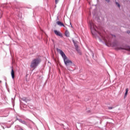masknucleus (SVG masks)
I'll return each mask as SVG.
<instances>
[{
    "instance_id": "f257e3e1",
    "label": "nucleus",
    "mask_w": 130,
    "mask_h": 130,
    "mask_svg": "<svg viewBox=\"0 0 130 130\" xmlns=\"http://www.w3.org/2000/svg\"><path fill=\"white\" fill-rule=\"evenodd\" d=\"M89 26H90V29L91 31V33L93 35H95L96 33H98L100 36H101L102 38L103 39L105 42H108V39H106V38L104 37L100 32L97 31V26L95 25L93 21H89Z\"/></svg>"
},
{
    "instance_id": "f03ea898",
    "label": "nucleus",
    "mask_w": 130,
    "mask_h": 130,
    "mask_svg": "<svg viewBox=\"0 0 130 130\" xmlns=\"http://www.w3.org/2000/svg\"><path fill=\"white\" fill-rule=\"evenodd\" d=\"M57 51L59 52L61 56H62L63 59L64 63L65 66H66V67H70V66H73V64H74V63H73L72 60L68 58V57H67V56L66 55V54H64V53L63 52V51H62V50L58 48H57Z\"/></svg>"
},
{
    "instance_id": "7ed1b4c3",
    "label": "nucleus",
    "mask_w": 130,
    "mask_h": 130,
    "mask_svg": "<svg viewBox=\"0 0 130 130\" xmlns=\"http://www.w3.org/2000/svg\"><path fill=\"white\" fill-rule=\"evenodd\" d=\"M40 62H41V59L40 58H35L31 61L30 67L31 69L35 70Z\"/></svg>"
},
{
    "instance_id": "20e7f679",
    "label": "nucleus",
    "mask_w": 130,
    "mask_h": 130,
    "mask_svg": "<svg viewBox=\"0 0 130 130\" xmlns=\"http://www.w3.org/2000/svg\"><path fill=\"white\" fill-rule=\"evenodd\" d=\"M73 42L74 44V46L75 47V49L77 51V52L81 55L82 54V52H81V50H79V46H78V44L76 42H75L74 40H73Z\"/></svg>"
},
{
    "instance_id": "39448f33",
    "label": "nucleus",
    "mask_w": 130,
    "mask_h": 130,
    "mask_svg": "<svg viewBox=\"0 0 130 130\" xmlns=\"http://www.w3.org/2000/svg\"><path fill=\"white\" fill-rule=\"evenodd\" d=\"M123 49L124 50H127V51L130 52V47L129 46H125V47H120L117 48L118 50H120Z\"/></svg>"
},
{
    "instance_id": "423d86ee",
    "label": "nucleus",
    "mask_w": 130,
    "mask_h": 130,
    "mask_svg": "<svg viewBox=\"0 0 130 130\" xmlns=\"http://www.w3.org/2000/svg\"><path fill=\"white\" fill-rule=\"evenodd\" d=\"M54 32L55 33V34L56 35H57V36H59L60 37H62V35L59 31L55 30H54Z\"/></svg>"
},
{
    "instance_id": "0eeeda50",
    "label": "nucleus",
    "mask_w": 130,
    "mask_h": 130,
    "mask_svg": "<svg viewBox=\"0 0 130 130\" xmlns=\"http://www.w3.org/2000/svg\"><path fill=\"white\" fill-rule=\"evenodd\" d=\"M12 70H11V76L12 79H15V71H14V69H13V67H12Z\"/></svg>"
},
{
    "instance_id": "6e6552de",
    "label": "nucleus",
    "mask_w": 130,
    "mask_h": 130,
    "mask_svg": "<svg viewBox=\"0 0 130 130\" xmlns=\"http://www.w3.org/2000/svg\"><path fill=\"white\" fill-rule=\"evenodd\" d=\"M56 24L58 25V26H60L61 27V26L64 27V24H63V23H62L61 22L59 21H57Z\"/></svg>"
},
{
    "instance_id": "1a4fd4ad",
    "label": "nucleus",
    "mask_w": 130,
    "mask_h": 130,
    "mask_svg": "<svg viewBox=\"0 0 130 130\" xmlns=\"http://www.w3.org/2000/svg\"><path fill=\"white\" fill-rule=\"evenodd\" d=\"M65 36L66 37H70V32H69V30H67L65 32Z\"/></svg>"
},
{
    "instance_id": "9d476101",
    "label": "nucleus",
    "mask_w": 130,
    "mask_h": 130,
    "mask_svg": "<svg viewBox=\"0 0 130 130\" xmlns=\"http://www.w3.org/2000/svg\"><path fill=\"white\" fill-rule=\"evenodd\" d=\"M19 122L23 124H26V122L24 120H22V119H19Z\"/></svg>"
},
{
    "instance_id": "9b49d317",
    "label": "nucleus",
    "mask_w": 130,
    "mask_h": 130,
    "mask_svg": "<svg viewBox=\"0 0 130 130\" xmlns=\"http://www.w3.org/2000/svg\"><path fill=\"white\" fill-rule=\"evenodd\" d=\"M128 92V89L126 88V90H125V96H126L127 95Z\"/></svg>"
},
{
    "instance_id": "f8f14e48",
    "label": "nucleus",
    "mask_w": 130,
    "mask_h": 130,
    "mask_svg": "<svg viewBox=\"0 0 130 130\" xmlns=\"http://www.w3.org/2000/svg\"><path fill=\"white\" fill-rule=\"evenodd\" d=\"M115 4L116 5H117L118 8H120V5L117 2H115Z\"/></svg>"
},
{
    "instance_id": "ddd939ff",
    "label": "nucleus",
    "mask_w": 130,
    "mask_h": 130,
    "mask_svg": "<svg viewBox=\"0 0 130 130\" xmlns=\"http://www.w3.org/2000/svg\"><path fill=\"white\" fill-rule=\"evenodd\" d=\"M22 100H23V101H27V99L25 97L22 98Z\"/></svg>"
},
{
    "instance_id": "4468645a",
    "label": "nucleus",
    "mask_w": 130,
    "mask_h": 130,
    "mask_svg": "<svg viewBox=\"0 0 130 130\" xmlns=\"http://www.w3.org/2000/svg\"><path fill=\"white\" fill-rule=\"evenodd\" d=\"M113 108H114V107H108V109L109 110H111V109H113Z\"/></svg>"
},
{
    "instance_id": "2eb2a0df",
    "label": "nucleus",
    "mask_w": 130,
    "mask_h": 130,
    "mask_svg": "<svg viewBox=\"0 0 130 130\" xmlns=\"http://www.w3.org/2000/svg\"><path fill=\"white\" fill-rule=\"evenodd\" d=\"M59 1V0H55V4H57L58 3Z\"/></svg>"
},
{
    "instance_id": "dca6fc26",
    "label": "nucleus",
    "mask_w": 130,
    "mask_h": 130,
    "mask_svg": "<svg viewBox=\"0 0 130 130\" xmlns=\"http://www.w3.org/2000/svg\"><path fill=\"white\" fill-rule=\"evenodd\" d=\"M106 2H107V3H110V0H105Z\"/></svg>"
},
{
    "instance_id": "f3484780",
    "label": "nucleus",
    "mask_w": 130,
    "mask_h": 130,
    "mask_svg": "<svg viewBox=\"0 0 130 130\" xmlns=\"http://www.w3.org/2000/svg\"><path fill=\"white\" fill-rule=\"evenodd\" d=\"M127 33L128 34H129L130 31H129V30L127 31Z\"/></svg>"
},
{
    "instance_id": "a211bd4d",
    "label": "nucleus",
    "mask_w": 130,
    "mask_h": 130,
    "mask_svg": "<svg viewBox=\"0 0 130 130\" xmlns=\"http://www.w3.org/2000/svg\"><path fill=\"white\" fill-rule=\"evenodd\" d=\"M100 39V41L102 42V40H101V39Z\"/></svg>"
},
{
    "instance_id": "6ab92c4d",
    "label": "nucleus",
    "mask_w": 130,
    "mask_h": 130,
    "mask_svg": "<svg viewBox=\"0 0 130 130\" xmlns=\"http://www.w3.org/2000/svg\"><path fill=\"white\" fill-rule=\"evenodd\" d=\"M92 57H94V54L92 53Z\"/></svg>"
},
{
    "instance_id": "aec40b11",
    "label": "nucleus",
    "mask_w": 130,
    "mask_h": 130,
    "mask_svg": "<svg viewBox=\"0 0 130 130\" xmlns=\"http://www.w3.org/2000/svg\"><path fill=\"white\" fill-rule=\"evenodd\" d=\"M2 83V80H0V83Z\"/></svg>"
},
{
    "instance_id": "412c9836",
    "label": "nucleus",
    "mask_w": 130,
    "mask_h": 130,
    "mask_svg": "<svg viewBox=\"0 0 130 130\" xmlns=\"http://www.w3.org/2000/svg\"><path fill=\"white\" fill-rule=\"evenodd\" d=\"M71 27H73V26L71 25Z\"/></svg>"
}]
</instances>
